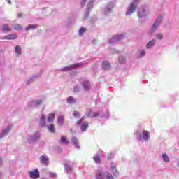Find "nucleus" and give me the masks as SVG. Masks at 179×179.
<instances>
[{
	"label": "nucleus",
	"instance_id": "nucleus-18",
	"mask_svg": "<svg viewBox=\"0 0 179 179\" xmlns=\"http://www.w3.org/2000/svg\"><path fill=\"white\" fill-rule=\"evenodd\" d=\"M102 69H103V71H110V69H111V64H110L108 61L104 60L102 62Z\"/></svg>",
	"mask_w": 179,
	"mask_h": 179
},
{
	"label": "nucleus",
	"instance_id": "nucleus-20",
	"mask_svg": "<svg viewBox=\"0 0 179 179\" xmlns=\"http://www.w3.org/2000/svg\"><path fill=\"white\" fill-rule=\"evenodd\" d=\"M93 5L94 3L90 1L87 4V9L88 10V11L84 16V19H87L89 17L90 15V10L92 9V8H93Z\"/></svg>",
	"mask_w": 179,
	"mask_h": 179
},
{
	"label": "nucleus",
	"instance_id": "nucleus-36",
	"mask_svg": "<svg viewBox=\"0 0 179 179\" xmlns=\"http://www.w3.org/2000/svg\"><path fill=\"white\" fill-rule=\"evenodd\" d=\"M155 37H156V38H157V40H163V38H164V36H163V34H162V33H157L156 34H155Z\"/></svg>",
	"mask_w": 179,
	"mask_h": 179
},
{
	"label": "nucleus",
	"instance_id": "nucleus-47",
	"mask_svg": "<svg viewBox=\"0 0 179 179\" xmlns=\"http://www.w3.org/2000/svg\"><path fill=\"white\" fill-rule=\"evenodd\" d=\"M84 120H85V116L81 117V119L77 121V125H80V124H82Z\"/></svg>",
	"mask_w": 179,
	"mask_h": 179
},
{
	"label": "nucleus",
	"instance_id": "nucleus-16",
	"mask_svg": "<svg viewBox=\"0 0 179 179\" xmlns=\"http://www.w3.org/2000/svg\"><path fill=\"white\" fill-rule=\"evenodd\" d=\"M39 159L41 164H44V166H48V164H50V158H48L47 155H42Z\"/></svg>",
	"mask_w": 179,
	"mask_h": 179
},
{
	"label": "nucleus",
	"instance_id": "nucleus-49",
	"mask_svg": "<svg viewBox=\"0 0 179 179\" xmlns=\"http://www.w3.org/2000/svg\"><path fill=\"white\" fill-rule=\"evenodd\" d=\"M3 164V159H2V157H0V167H2Z\"/></svg>",
	"mask_w": 179,
	"mask_h": 179
},
{
	"label": "nucleus",
	"instance_id": "nucleus-53",
	"mask_svg": "<svg viewBox=\"0 0 179 179\" xmlns=\"http://www.w3.org/2000/svg\"><path fill=\"white\" fill-rule=\"evenodd\" d=\"M96 0H90V2H92V3H94V1H95Z\"/></svg>",
	"mask_w": 179,
	"mask_h": 179
},
{
	"label": "nucleus",
	"instance_id": "nucleus-44",
	"mask_svg": "<svg viewBox=\"0 0 179 179\" xmlns=\"http://www.w3.org/2000/svg\"><path fill=\"white\" fill-rule=\"evenodd\" d=\"M101 117V118H106V120H108V117H110V112L108 110H106L105 115Z\"/></svg>",
	"mask_w": 179,
	"mask_h": 179
},
{
	"label": "nucleus",
	"instance_id": "nucleus-51",
	"mask_svg": "<svg viewBox=\"0 0 179 179\" xmlns=\"http://www.w3.org/2000/svg\"><path fill=\"white\" fill-rule=\"evenodd\" d=\"M0 179H2V172L0 171Z\"/></svg>",
	"mask_w": 179,
	"mask_h": 179
},
{
	"label": "nucleus",
	"instance_id": "nucleus-3",
	"mask_svg": "<svg viewBox=\"0 0 179 179\" xmlns=\"http://www.w3.org/2000/svg\"><path fill=\"white\" fill-rule=\"evenodd\" d=\"M40 136H41L40 132L36 131L31 136H27L25 137H23V141L28 142V143H31L32 142H37V141L40 139Z\"/></svg>",
	"mask_w": 179,
	"mask_h": 179
},
{
	"label": "nucleus",
	"instance_id": "nucleus-38",
	"mask_svg": "<svg viewBox=\"0 0 179 179\" xmlns=\"http://www.w3.org/2000/svg\"><path fill=\"white\" fill-rule=\"evenodd\" d=\"M13 27L14 30H22V26H20V24H15L13 25Z\"/></svg>",
	"mask_w": 179,
	"mask_h": 179
},
{
	"label": "nucleus",
	"instance_id": "nucleus-26",
	"mask_svg": "<svg viewBox=\"0 0 179 179\" xmlns=\"http://www.w3.org/2000/svg\"><path fill=\"white\" fill-rule=\"evenodd\" d=\"M59 143H60L61 145H69V141L66 140V137H65L64 136H62Z\"/></svg>",
	"mask_w": 179,
	"mask_h": 179
},
{
	"label": "nucleus",
	"instance_id": "nucleus-8",
	"mask_svg": "<svg viewBox=\"0 0 179 179\" xmlns=\"http://www.w3.org/2000/svg\"><path fill=\"white\" fill-rule=\"evenodd\" d=\"M125 38V34H120L119 35H115L109 39V44H114L120 41V40H124Z\"/></svg>",
	"mask_w": 179,
	"mask_h": 179
},
{
	"label": "nucleus",
	"instance_id": "nucleus-32",
	"mask_svg": "<svg viewBox=\"0 0 179 179\" xmlns=\"http://www.w3.org/2000/svg\"><path fill=\"white\" fill-rule=\"evenodd\" d=\"M2 30L3 31H6L7 33H9V31H11L12 29L9 28V27H8V24H4L2 26Z\"/></svg>",
	"mask_w": 179,
	"mask_h": 179
},
{
	"label": "nucleus",
	"instance_id": "nucleus-17",
	"mask_svg": "<svg viewBox=\"0 0 179 179\" xmlns=\"http://www.w3.org/2000/svg\"><path fill=\"white\" fill-rule=\"evenodd\" d=\"M85 115L87 117V118H96V117H99V115H100V113L90 110L87 113L85 114Z\"/></svg>",
	"mask_w": 179,
	"mask_h": 179
},
{
	"label": "nucleus",
	"instance_id": "nucleus-37",
	"mask_svg": "<svg viewBox=\"0 0 179 179\" xmlns=\"http://www.w3.org/2000/svg\"><path fill=\"white\" fill-rule=\"evenodd\" d=\"M86 31V28L85 27H81L79 31H78V34L80 36H83V34H85V32Z\"/></svg>",
	"mask_w": 179,
	"mask_h": 179
},
{
	"label": "nucleus",
	"instance_id": "nucleus-19",
	"mask_svg": "<svg viewBox=\"0 0 179 179\" xmlns=\"http://www.w3.org/2000/svg\"><path fill=\"white\" fill-rule=\"evenodd\" d=\"M78 125L80 127L82 132H86V131H87V129L89 128V122H81L80 124Z\"/></svg>",
	"mask_w": 179,
	"mask_h": 179
},
{
	"label": "nucleus",
	"instance_id": "nucleus-28",
	"mask_svg": "<svg viewBox=\"0 0 179 179\" xmlns=\"http://www.w3.org/2000/svg\"><path fill=\"white\" fill-rule=\"evenodd\" d=\"M66 102L68 104H75L76 103V99L73 96H69L66 98Z\"/></svg>",
	"mask_w": 179,
	"mask_h": 179
},
{
	"label": "nucleus",
	"instance_id": "nucleus-46",
	"mask_svg": "<svg viewBox=\"0 0 179 179\" xmlns=\"http://www.w3.org/2000/svg\"><path fill=\"white\" fill-rule=\"evenodd\" d=\"M80 90V88H79L78 85H75L73 88V91L74 92V93H78V92H79Z\"/></svg>",
	"mask_w": 179,
	"mask_h": 179
},
{
	"label": "nucleus",
	"instance_id": "nucleus-12",
	"mask_svg": "<svg viewBox=\"0 0 179 179\" xmlns=\"http://www.w3.org/2000/svg\"><path fill=\"white\" fill-rule=\"evenodd\" d=\"M73 164L71 161H66L64 164L65 171L67 174H72V165Z\"/></svg>",
	"mask_w": 179,
	"mask_h": 179
},
{
	"label": "nucleus",
	"instance_id": "nucleus-6",
	"mask_svg": "<svg viewBox=\"0 0 179 179\" xmlns=\"http://www.w3.org/2000/svg\"><path fill=\"white\" fill-rule=\"evenodd\" d=\"M113 9H114V2L110 1L103 8V14L108 16L110 13H113Z\"/></svg>",
	"mask_w": 179,
	"mask_h": 179
},
{
	"label": "nucleus",
	"instance_id": "nucleus-10",
	"mask_svg": "<svg viewBox=\"0 0 179 179\" xmlns=\"http://www.w3.org/2000/svg\"><path fill=\"white\" fill-rule=\"evenodd\" d=\"M43 104V99H34L28 103L29 107L34 108V107H38Z\"/></svg>",
	"mask_w": 179,
	"mask_h": 179
},
{
	"label": "nucleus",
	"instance_id": "nucleus-41",
	"mask_svg": "<svg viewBox=\"0 0 179 179\" xmlns=\"http://www.w3.org/2000/svg\"><path fill=\"white\" fill-rule=\"evenodd\" d=\"M112 173L115 177H118V176H120V173L118 172V170H117V168H115L113 171H112Z\"/></svg>",
	"mask_w": 179,
	"mask_h": 179
},
{
	"label": "nucleus",
	"instance_id": "nucleus-45",
	"mask_svg": "<svg viewBox=\"0 0 179 179\" xmlns=\"http://www.w3.org/2000/svg\"><path fill=\"white\" fill-rule=\"evenodd\" d=\"M105 177L106 179H114V176L110 173L105 174Z\"/></svg>",
	"mask_w": 179,
	"mask_h": 179
},
{
	"label": "nucleus",
	"instance_id": "nucleus-35",
	"mask_svg": "<svg viewBox=\"0 0 179 179\" xmlns=\"http://www.w3.org/2000/svg\"><path fill=\"white\" fill-rule=\"evenodd\" d=\"M57 123L59 124V125H63V124H64V116L61 115V116L58 117Z\"/></svg>",
	"mask_w": 179,
	"mask_h": 179
},
{
	"label": "nucleus",
	"instance_id": "nucleus-27",
	"mask_svg": "<svg viewBox=\"0 0 179 179\" xmlns=\"http://www.w3.org/2000/svg\"><path fill=\"white\" fill-rule=\"evenodd\" d=\"M38 26L34 24H31L27 26L25 28V31H29V30H36L37 29Z\"/></svg>",
	"mask_w": 179,
	"mask_h": 179
},
{
	"label": "nucleus",
	"instance_id": "nucleus-48",
	"mask_svg": "<svg viewBox=\"0 0 179 179\" xmlns=\"http://www.w3.org/2000/svg\"><path fill=\"white\" fill-rule=\"evenodd\" d=\"M87 0H82L81 1V8H83V6H85V5H86V1Z\"/></svg>",
	"mask_w": 179,
	"mask_h": 179
},
{
	"label": "nucleus",
	"instance_id": "nucleus-15",
	"mask_svg": "<svg viewBox=\"0 0 179 179\" xmlns=\"http://www.w3.org/2000/svg\"><path fill=\"white\" fill-rule=\"evenodd\" d=\"M12 129V127L10 126H7L4 129L1 131L0 133V139H2L10 132V130Z\"/></svg>",
	"mask_w": 179,
	"mask_h": 179
},
{
	"label": "nucleus",
	"instance_id": "nucleus-25",
	"mask_svg": "<svg viewBox=\"0 0 179 179\" xmlns=\"http://www.w3.org/2000/svg\"><path fill=\"white\" fill-rule=\"evenodd\" d=\"M155 44H156V40L152 39L146 45L147 50H150V48H153Z\"/></svg>",
	"mask_w": 179,
	"mask_h": 179
},
{
	"label": "nucleus",
	"instance_id": "nucleus-11",
	"mask_svg": "<svg viewBox=\"0 0 179 179\" xmlns=\"http://www.w3.org/2000/svg\"><path fill=\"white\" fill-rule=\"evenodd\" d=\"M95 178L96 179H104L106 178V173L103 171V168H99L98 170L95 172Z\"/></svg>",
	"mask_w": 179,
	"mask_h": 179
},
{
	"label": "nucleus",
	"instance_id": "nucleus-29",
	"mask_svg": "<svg viewBox=\"0 0 179 179\" xmlns=\"http://www.w3.org/2000/svg\"><path fill=\"white\" fill-rule=\"evenodd\" d=\"M47 129L52 134H54L55 132V126H54V124H52L48 125Z\"/></svg>",
	"mask_w": 179,
	"mask_h": 179
},
{
	"label": "nucleus",
	"instance_id": "nucleus-30",
	"mask_svg": "<svg viewBox=\"0 0 179 179\" xmlns=\"http://www.w3.org/2000/svg\"><path fill=\"white\" fill-rule=\"evenodd\" d=\"M162 157L165 163H169V162H170V158H169V155H167V154H162Z\"/></svg>",
	"mask_w": 179,
	"mask_h": 179
},
{
	"label": "nucleus",
	"instance_id": "nucleus-9",
	"mask_svg": "<svg viewBox=\"0 0 179 179\" xmlns=\"http://www.w3.org/2000/svg\"><path fill=\"white\" fill-rule=\"evenodd\" d=\"M41 75H43V70H40L38 73L31 76L30 78L27 80V85H31V83L36 82V79L41 78Z\"/></svg>",
	"mask_w": 179,
	"mask_h": 179
},
{
	"label": "nucleus",
	"instance_id": "nucleus-7",
	"mask_svg": "<svg viewBox=\"0 0 179 179\" xmlns=\"http://www.w3.org/2000/svg\"><path fill=\"white\" fill-rule=\"evenodd\" d=\"M83 64L82 62L76 63L74 64H71L69 66L64 67L60 69V71H63L64 72H68L69 71H72L73 69H76V68H80Z\"/></svg>",
	"mask_w": 179,
	"mask_h": 179
},
{
	"label": "nucleus",
	"instance_id": "nucleus-40",
	"mask_svg": "<svg viewBox=\"0 0 179 179\" xmlns=\"http://www.w3.org/2000/svg\"><path fill=\"white\" fill-rule=\"evenodd\" d=\"M73 117H75L76 118H80V113L75 110L73 112Z\"/></svg>",
	"mask_w": 179,
	"mask_h": 179
},
{
	"label": "nucleus",
	"instance_id": "nucleus-2",
	"mask_svg": "<svg viewBox=\"0 0 179 179\" xmlns=\"http://www.w3.org/2000/svg\"><path fill=\"white\" fill-rule=\"evenodd\" d=\"M139 3V0H133L132 3H130L126 10L125 15L131 16L135 13V10L138 9V4Z\"/></svg>",
	"mask_w": 179,
	"mask_h": 179
},
{
	"label": "nucleus",
	"instance_id": "nucleus-52",
	"mask_svg": "<svg viewBox=\"0 0 179 179\" xmlns=\"http://www.w3.org/2000/svg\"><path fill=\"white\" fill-rule=\"evenodd\" d=\"M18 17H22V13H18Z\"/></svg>",
	"mask_w": 179,
	"mask_h": 179
},
{
	"label": "nucleus",
	"instance_id": "nucleus-1",
	"mask_svg": "<svg viewBox=\"0 0 179 179\" xmlns=\"http://www.w3.org/2000/svg\"><path fill=\"white\" fill-rule=\"evenodd\" d=\"M164 17L162 14H159L158 15L157 18L155 20V21L154 22L153 24L151 26L148 31V34L150 36H153L155 31H156V30L159 29L160 24H162V22H163Z\"/></svg>",
	"mask_w": 179,
	"mask_h": 179
},
{
	"label": "nucleus",
	"instance_id": "nucleus-22",
	"mask_svg": "<svg viewBox=\"0 0 179 179\" xmlns=\"http://www.w3.org/2000/svg\"><path fill=\"white\" fill-rule=\"evenodd\" d=\"M55 119V113H52L48 115L47 121L49 124H51L54 122Z\"/></svg>",
	"mask_w": 179,
	"mask_h": 179
},
{
	"label": "nucleus",
	"instance_id": "nucleus-13",
	"mask_svg": "<svg viewBox=\"0 0 179 179\" xmlns=\"http://www.w3.org/2000/svg\"><path fill=\"white\" fill-rule=\"evenodd\" d=\"M29 176L30 178H33V179L40 178V171H38V169H35L32 171H29Z\"/></svg>",
	"mask_w": 179,
	"mask_h": 179
},
{
	"label": "nucleus",
	"instance_id": "nucleus-4",
	"mask_svg": "<svg viewBox=\"0 0 179 179\" xmlns=\"http://www.w3.org/2000/svg\"><path fill=\"white\" fill-rule=\"evenodd\" d=\"M136 137L137 141H148L149 139H150V132H149L148 130H143L142 133L137 132L136 134Z\"/></svg>",
	"mask_w": 179,
	"mask_h": 179
},
{
	"label": "nucleus",
	"instance_id": "nucleus-34",
	"mask_svg": "<svg viewBox=\"0 0 179 179\" xmlns=\"http://www.w3.org/2000/svg\"><path fill=\"white\" fill-rule=\"evenodd\" d=\"M138 52H139L138 58H142L145 57V55H146V51L143 49L140 50Z\"/></svg>",
	"mask_w": 179,
	"mask_h": 179
},
{
	"label": "nucleus",
	"instance_id": "nucleus-31",
	"mask_svg": "<svg viewBox=\"0 0 179 179\" xmlns=\"http://www.w3.org/2000/svg\"><path fill=\"white\" fill-rule=\"evenodd\" d=\"M118 61L120 64H122L123 65H124V64H125V62H127V59H125V57H124L122 55L119 56Z\"/></svg>",
	"mask_w": 179,
	"mask_h": 179
},
{
	"label": "nucleus",
	"instance_id": "nucleus-43",
	"mask_svg": "<svg viewBox=\"0 0 179 179\" xmlns=\"http://www.w3.org/2000/svg\"><path fill=\"white\" fill-rule=\"evenodd\" d=\"M48 176L50 177V178H57V173L54 172H48Z\"/></svg>",
	"mask_w": 179,
	"mask_h": 179
},
{
	"label": "nucleus",
	"instance_id": "nucleus-50",
	"mask_svg": "<svg viewBox=\"0 0 179 179\" xmlns=\"http://www.w3.org/2000/svg\"><path fill=\"white\" fill-rule=\"evenodd\" d=\"M8 3H9V5H11L12 2L10 1V0H8Z\"/></svg>",
	"mask_w": 179,
	"mask_h": 179
},
{
	"label": "nucleus",
	"instance_id": "nucleus-24",
	"mask_svg": "<svg viewBox=\"0 0 179 179\" xmlns=\"http://www.w3.org/2000/svg\"><path fill=\"white\" fill-rule=\"evenodd\" d=\"M71 143L74 145L76 149H80V146L79 145V141L76 138V137L73 136L71 138Z\"/></svg>",
	"mask_w": 179,
	"mask_h": 179
},
{
	"label": "nucleus",
	"instance_id": "nucleus-5",
	"mask_svg": "<svg viewBox=\"0 0 179 179\" xmlns=\"http://www.w3.org/2000/svg\"><path fill=\"white\" fill-rule=\"evenodd\" d=\"M148 15H149V10L146 6H141L140 8H138V16L139 19L146 17Z\"/></svg>",
	"mask_w": 179,
	"mask_h": 179
},
{
	"label": "nucleus",
	"instance_id": "nucleus-14",
	"mask_svg": "<svg viewBox=\"0 0 179 179\" xmlns=\"http://www.w3.org/2000/svg\"><path fill=\"white\" fill-rule=\"evenodd\" d=\"M81 85L85 92H89L90 89H92V85H90V82L87 80H83L81 83Z\"/></svg>",
	"mask_w": 179,
	"mask_h": 179
},
{
	"label": "nucleus",
	"instance_id": "nucleus-39",
	"mask_svg": "<svg viewBox=\"0 0 179 179\" xmlns=\"http://www.w3.org/2000/svg\"><path fill=\"white\" fill-rule=\"evenodd\" d=\"M93 159L95 162V163H100V157L98 155H95L93 157Z\"/></svg>",
	"mask_w": 179,
	"mask_h": 179
},
{
	"label": "nucleus",
	"instance_id": "nucleus-23",
	"mask_svg": "<svg viewBox=\"0 0 179 179\" xmlns=\"http://www.w3.org/2000/svg\"><path fill=\"white\" fill-rule=\"evenodd\" d=\"M39 124L42 128H44L45 127V115L44 114H42L39 119Z\"/></svg>",
	"mask_w": 179,
	"mask_h": 179
},
{
	"label": "nucleus",
	"instance_id": "nucleus-33",
	"mask_svg": "<svg viewBox=\"0 0 179 179\" xmlns=\"http://www.w3.org/2000/svg\"><path fill=\"white\" fill-rule=\"evenodd\" d=\"M15 52L18 55H20V54H22V48L20 45H16L15 48Z\"/></svg>",
	"mask_w": 179,
	"mask_h": 179
},
{
	"label": "nucleus",
	"instance_id": "nucleus-42",
	"mask_svg": "<svg viewBox=\"0 0 179 179\" xmlns=\"http://www.w3.org/2000/svg\"><path fill=\"white\" fill-rule=\"evenodd\" d=\"M115 169H117V164H115L114 162H111L110 163V170H111V171H114Z\"/></svg>",
	"mask_w": 179,
	"mask_h": 179
},
{
	"label": "nucleus",
	"instance_id": "nucleus-54",
	"mask_svg": "<svg viewBox=\"0 0 179 179\" xmlns=\"http://www.w3.org/2000/svg\"><path fill=\"white\" fill-rule=\"evenodd\" d=\"M41 179H48V178L43 177Z\"/></svg>",
	"mask_w": 179,
	"mask_h": 179
},
{
	"label": "nucleus",
	"instance_id": "nucleus-21",
	"mask_svg": "<svg viewBox=\"0 0 179 179\" xmlns=\"http://www.w3.org/2000/svg\"><path fill=\"white\" fill-rule=\"evenodd\" d=\"M17 38V36H16V34H11L3 36V38H2V40H16Z\"/></svg>",
	"mask_w": 179,
	"mask_h": 179
}]
</instances>
